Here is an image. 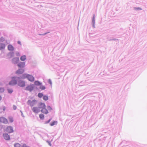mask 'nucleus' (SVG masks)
I'll return each mask as SVG.
<instances>
[{
    "label": "nucleus",
    "instance_id": "f257e3e1",
    "mask_svg": "<svg viewBox=\"0 0 147 147\" xmlns=\"http://www.w3.org/2000/svg\"><path fill=\"white\" fill-rule=\"evenodd\" d=\"M22 78L24 79L27 78L29 81L31 82H33L34 80V77L29 74H24Z\"/></svg>",
    "mask_w": 147,
    "mask_h": 147
},
{
    "label": "nucleus",
    "instance_id": "f03ea898",
    "mask_svg": "<svg viewBox=\"0 0 147 147\" xmlns=\"http://www.w3.org/2000/svg\"><path fill=\"white\" fill-rule=\"evenodd\" d=\"M16 77H13L12 78V80L9 82V84L11 86L15 85L17 84V82L15 78Z\"/></svg>",
    "mask_w": 147,
    "mask_h": 147
},
{
    "label": "nucleus",
    "instance_id": "7ed1b4c3",
    "mask_svg": "<svg viewBox=\"0 0 147 147\" xmlns=\"http://www.w3.org/2000/svg\"><path fill=\"white\" fill-rule=\"evenodd\" d=\"M0 122L5 124L8 123L7 119L3 117H0Z\"/></svg>",
    "mask_w": 147,
    "mask_h": 147
},
{
    "label": "nucleus",
    "instance_id": "20e7f679",
    "mask_svg": "<svg viewBox=\"0 0 147 147\" xmlns=\"http://www.w3.org/2000/svg\"><path fill=\"white\" fill-rule=\"evenodd\" d=\"M27 102L28 105L31 107H32L36 104L37 101L35 100H33L32 101L28 100Z\"/></svg>",
    "mask_w": 147,
    "mask_h": 147
},
{
    "label": "nucleus",
    "instance_id": "39448f33",
    "mask_svg": "<svg viewBox=\"0 0 147 147\" xmlns=\"http://www.w3.org/2000/svg\"><path fill=\"white\" fill-rule=\"evenodd\" d=\"M18 85L21 87H24L25 86V81L22 80H19L18 83Z\"/></svg>",
    "mask_w": 147,
    "mask_h": 147
},
{
    "label": "nucleus",
    "instance_id": "423d86ee",
    "mask_svg": "<svg viewBox=\"0 0 147 147\" xmlns=\"http://www.w3.org/2000/svg\"><path fill=\"white\" fill-rule=\"evenodd\" d=\"M5 131L8 133H12L13 131V127L11 126H10L7 127Z\"/></svg>",
    "mask_w": 147,
    "mask_h": 147
},
{
    "label": "nucleus",
    "instance_id": "0eeeda50",
    "mask_svg": "<svg viewBox=\"0 0 147 147\" xmlns=\"http://www.w3.org/2000/svg\"><path fill=\"white\" fill-rule=\"evenodd\" d=\"M32 110L33 112L35 113H38L40 112V110L38 107H33L32 108Z\"/></svg>",
    "mask_w": 147,
    "mask_h": 147
},
{
    "label": "nucleus",
    "instance_id": "6e6552de",
    "mask_svg": "<svg viewBox=\"0 0 147 147\" xmlns=\"http://www.w3.org/2000/svg\"><path fill=\"white\" fill-rule=\"evenodd\" d=\"M34 87L32 85H30L28 86L26 88V90L30 92L33 90Z\"/></svg>",
    "mask_w": 147,
    "mask_h": 147
},
{
    "label": "nucleus",
    "instance_id": "1a4fd4ad",
    "mask_svg": "<svg viewBox=\"0 0 147 147\" xmlns=\"http://www.w3.org/2000/svg\"><path fill=\"white\" fill-rule=\"evenodd\" d=\"M46 106L45 104L42 103L40 102L39 103L38 105V108L39 109H42L45 107H46Z\"/></svg>",
    "mask_w": 147,
    "mask_h": 147
},
{
    "label": "nucleus",
    "instance_id": "9d476101",
    "mask_svg": "<svg viewBox=\"0 0 147 147\" xmlns=\"http://www.w3.org/2000/svg\"><path fill=\"white\" fill-rule=\"evenodd\" d=\"M4 138L6 140H9L10 139V136L7 134H3Z\"/></svg>",
    "mask_w": 147,
    "mask_h": 147
},
{
    "label": "nucleus",
    "instance_id": "9b49d317",
    "mask_svg": "<svg viewBox=\"0 0 147 147\" xmlns=\"http://www.w3.org/2000/svg\"><path fill=\"white\" fill-rule=\"evenodd\" d=\"M41 111L42 113L46 114H47L48 113V111L47 110L46 108V107L41 109Z\"/></svg>",
    "mask_w": 147,
    "mask_h": 147
},
{
    "label": "nucleus",
    "instance_id": "f8f14e48",
    "mask_svg": "<svg viewBox=\"0 0 147 147\" xmlns=\"http://www.w3.org/2000/svg\"><path fill=\"white\" fill-rule=\"evenodd\" d=\"M8 49L10 51H13L14 50V48L11 45H9L7 47Z\"/></svg>",
    "mask_w": 147,
    "mask_h": 147
},
{
    "label": "nucleus",
    "instance_id": "ddd939ff",
    "mask_svg": "<svg viewBox=\"0 0 147 147\" xmlns=\"http://www.w3.org/2000/svg\"><path fill=\"white\" fill-rule=\"evenodd\" d=\"M9 122L10 123H13L14 121L13 118L11 116H9L8 117Z\"/></svg>",
    "mask_w": 147,
    "mask_h": 147
},
{
    "label": "nucleus",
    "instance_id": "4468645a",
    "mask_svg": "<svg viewBox=\"0 0 147 147\" xmlns=\"http://www.w3.org/2000/svg\"><path fill=\"white\" fill-rule=\"evenodd\" d=\"M24 72V70L22 69H19L16 72V73L17 74H19L22 73Z\"/></svg>",
    "mask_w": 147,
    "mask_h": 147
},
{
    "label": "nucleus",
    "instance_id": "2eb2a0df",
    "mask_svg": "<svg viewBox=\"0 0 147 147\" xmlns=\"http://www.w3.org/2000/svg\"><path fill=\"white\" fill-rule=\"evenodd\" d=\"M5 47V45L4 44H0V50L3 49Z\"/></svg>",
    "mask_w": 147,
    "mask_h": 147
},
{
    "label": "nucleus",
    "instance_id": "dca6fc26",
    "mask_svg": "<svg viewBox=\"0 0 147 147\" xmlns=\"http://www.w3.org/2000/svg\"><path fill=\"white\" fill-rule=\"evenodd\" d=\"M26 56L25 55H23L21 57L20 60L22 61H24L26 59Z\"/></svg>",
    "mask_w": 147,
    "mask_h": 147
},
{
    "label": "nucleus",
    "instance_id": "f3484780",
    "mask_svg": "<svg viewBox=\"0 0 147 147\" xmlns=\"http://www.w3.org/2000/svg\"><path fill=\"white\" fill-rule=\"evenodd\" d=\"M25 65V63L24 62H21L18 65V66L21 67V66H22L23 67H24Z\"/></svg>",
    "mask_w": 147,
    "mask_h": 147
},
{
    "label": "nucleus",
    "instance_id": "a211bd4d",
    "mask_svg": "<svg viewBox=\"0 0 147 147\" xmlns=\"http://www.w3.org/2000/svg\"><path fill=\"white\" fill-rule=\"evenodd\" d=\"M20 144L18 143H16L14 144V147H20Z\"/></svg>",
    "mask_w": 147,
    "mask_h": 147
},
{
    "label": "nucleus",
    "instance_id": "6ab92c4d",
    "mask_svg": "<svg viewBox=\"0 0 147 147\" xmlns=\"http://www.w3.org/2000/svg\"><path fill=\"white\" fill-rule=\"evenodd\" d=\"M39 117L41 119H44V115L42 114H40Z\"/></svg>",
    "mask_w": 147,
    "mask_h": 147
},
{
    "label": "nucleus",
    "instance_id": "aec40b11",
    "mask_svg": "<svg viewBox=\"0 0 147 147\" xmlns=\"http://www.w3.org/2000/svg\"><path fill=\"white\" fill-rule=\"evenodd\" d=\"M43 98L44 100H47L48 99V98L47 96H43Z\"/></svg>",
    "mask_w": 147,
    "mask_h": 147
},
{
    "label": "nucleus",
    "instance_id": "412c9836",
    "mask_svg": "<svg viewBox=\"0 0 147 147\" xmlns=\"http://www.w3.org/2000/svg\"><path fill=\"white\" fill-rule=\"evenodd\" d=\"M34 84L35 85H39L40 84V83L38 81H36L34 82Z\"/></svg>",
    "mask_w": 147,
    "mask_h": 147
},
{
    "label": "nucleus",
    "instance_id": "4be33fe9",
    "mask_svg": "<svg viewBox=\"0 0 147 147\" xmlns=\"http://www.w3.org/2000/svg\"><path fill=\"white\" fill-rule=\"evenodd\" d=\"M57 123V121H54L53 122L51 123L50 124L51 126L54 125L55 124Z\"/></svg>",
    "mask_w": 147,
    "mask_h": 147
},
{
    "label": "nucleus",
    "instance_id": "5701e85b",
    "mask_svg": "<svg viewBox=\"0 0 147 147\" xmlns=\"http://www.w3.org/2000/svg\"><path fill=\"white\" fill-rule=\"evenodd\" d=\"M21 147H30V146H28L26 144H24L21 146Z\"/></svg>",
    "mask_w": 147,
    "mask_h": 147
},
{
    "label": "nucleus",
    "instance_id": "b1692460",
    "mask_svg": "<svg viewBox=\"0 0 147 147\" xmlns=\"http://www.w3.org/2000/svg\"><path fill=\"white\" fill-rule=\"evenodd\" d=\"M5 40L4 38L3 37H1L0 38V42H3Z\"/></svg>",
    "mask_w": 147,
    "mask_h": 147
},
{
    "label": "nucleus",
    "instance_id": "393cba45",
    "mask_svg": "<svg viewBox=\"0 0 147 147\" xmlns=\"http://www.w3.org/2000/svg\"><path fill=\"white\" fill-rule=\"evenodd\" d=\"M40 88L42 90H43L45 89V86H41L40 87Z\"/></svg>",
    "mask_w": 147,
    "mask_h": 147
},
{
    "label": "nucleus",
    "instance_id": "a878e982",
    "mask_svg": "<svg viewBox=\"0 0 147 147\" xmlns=\"http://www.w3.org/2000/svg\"><path fill=\"white\" fill-rule=\"evenodd\" d=\"M38 96L39 98H41L43 96V94L42 93H39L38 94Z\"/></svg>",
    "mask_w": 147,
    "mask_h": 147
},
{
    "label": "nucleus",
    "instance_id": "bb28decb",
    "mask_svg": "<svg viewBox=\"0 0 147 147\" xmlns=\"http://www.w3.org/2000/svg\"><path fill=\"white\" fill-rule=\"evenodd\" d=\"M4 89L3 88H0V92H3L4 91Z\"/></svg>",
    "mask_w": 147,
    "mask_h": 147
},
{
    "label": "nucleus",
    "instance_id": "cd10ccee",
    "mask_svg": "<svg viewBox=\"0 0 147 147\" xmlns=\"http://www.w3.org/2000/svg\"><path fill=\"white\" fill-rule=\"evenodd\" d=\"M8 90L9 93H11L13 92V90L12 89H8Z\"/></svg>",
    "mask_w": 147,
    "mask_h": 147
},
{
    "label": "nucleus",
    "instance_id": "c85d7f7f",
    "mask_svg": "<svg viewBox=\"0 0 147 147\" xmlns=\"http://www.w3.org/2000/svg\"><path fill=\"white\" fill-rule=\"evenodd\" d=\"M47 109L49 110H52L51 108L49 106H47Z\"/></svg>",
    "mask_w": 147,
    "mask_h": 147
},
{
    "label": "nucleus",
    "instance_id": "c756f323",
    "mask_svg": "<svg viewBox=\"0 0 147 147\" xmlns=\"http://www.w3.org/2000/svg\"><path fill=\"white\" fill-rule=\"evenodd\" d=\"M13 108L14 110H15L16 108V107L14 105L13 107Z\"/></svg>",
    "mask_w": 147,
    "mask_h": 147
},
{
    "label": "nucleus",
    "instance_id": "7c9ffc66",
    "mask_svg": "<svg viewBox=\"0 0 147 147\" xmlns=\"http://www.w3.org/2000/svg\"><path fill=\"white\" fill-rule=\"evenodd\" d=\"M6 109V107H4L3 108V111H5Z\"/></svg>",
    "mask_w": 147,
    "mask_h": 147
},
{
    "label": "nucleus",
    "instance_id": "2f4dec72",
    "mask_svg": "<svg viewBox=\"0 0 147 147\" xmlns=\"http://www.w3.org/2000/svg\"><path fill=\"white\" fill-rule=\"evenodd\" d=\"M136 9H138V10H141L142 9L141 8H140V7L136 8Z\"/></svg>",
    "mask_w": 147,
    "mask_h": 147
},
{
    "label": "nucleus",
    "instance_id": "473e14b6",
    "mask_svg": "<svg viewBox=\"0 0 147 147\" xmlns=\"http://www.w3.org/2000/svg\"><path fill=\"white\" fill-rule=\"evenodd\" d=\"M18 43L19 44H20V45H21V44L20 42L19 41H18Z\"/></svg>",
    "mask_w": 147,
    "mask_h": 147
},
{
    "label": "nucleus",
    "instance_id": "72a5a7b5",
    "mask_svg": "<svg viewBox=\"0 0 147 147\" xmlns=\"http://www.w3.org/2000/svg\"><path fill=\"white\" fill-rule=\"evenodd\" d=\"M49 82L50 84L51 85L52 84V82H51V81L50 80H49Z\"/></svg>",
    "mask_w": 147,
    "mask_h": 147
},
{
    "label": "nucleus",
    "instance_id": "f704fd0d",
    "mask_svg": "<svg viewBox=\"0 0 147 147\" xmlns=\"http://www.w3.org/2000/svg\"><path fill=\"white\" fill-rule=\"evenodd\" d=\"M2 97L0 95V101L1 100Z\"/></svg>",
    "mask_w": 147,
    "mask_h": 147
},
{
    "label": "nucleus",
    "instance_id": "c9c22d12",
    "mask_svg": "<svg viewBox=\"0 0 147 147\" xmlns=\"http://www.w3.org/2000/svg\"><path fill=\"white\" fill-rule=\"evenodd\" d=\"M49 144L50 146H51V144L50 143H49Z\"/></svg>",
    "mask_w": 147,
    "mask_h": 147
},
{
    "label": "nucleus",
    "instance_id": "e433bc0d",
    "mask_svg": "<svg viewBox=\"0 0 147 147\" xmlns=\"http://www.w3.org/2000/svg\"><path fill=\"white\" fill-rule=\"evenodd\" d=\"M1 109H0V113H1Z\"/></svg>",
    "mask_w": 147,
    "mask_h": 147
},
{
    "label": "nucleus",
    "instance_id": "4c0bfd02",
    "mask_svg": "<svg viewBox=\"0 0 147 147\" xmlns=\"http://www.w3.org/2000/svg\"><path fill=\"white\" fill-rule=\"evenodd\" d=\"M18 55H20V54L19 53H18Z\"/></svg>",
    "mask_w": 147,
    "mask_h": 147
}]
</instances>
